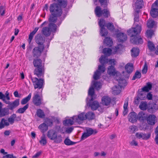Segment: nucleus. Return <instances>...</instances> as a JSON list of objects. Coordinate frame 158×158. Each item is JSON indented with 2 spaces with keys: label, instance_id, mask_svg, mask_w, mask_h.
Segmentation results:
<instances>
[{
  "label": "nucleus",
  "instance_id": "a19ab883",
  "mask_svg": "<svg viewBox=\"0 0 158 158\" xmlns=\"http://www.w3.org/2000/svg\"><path fill=\"white\" fill-rule=\"evenodd\" d=\"M52 140H54V142L56 143H60L62 140V137L61 135H57V133L56 135V137L54 139Z\"/></svg>",
  "mask_w": 158,
  "mask_h": 158
},
{
  "label": "nucleus",
  "instance_id": "0eeeda50",
  "mask_svg": "<svg viewBox=\"0 0 158 158\" xmlns=\"http://www.w3.org/2000/svg\"><path fill=\"white\" fill-rule=\"evenodd\" d=\"M125 69L126 71L123 72V75L126 78H128L130 74L132 72L133 70V65L132 63H128L125 66Z\"/></svg>",
  "mask_w": 158,
  "mask_h": 158
},
{
  "label": "nucleus",
  "instance_id": "69168bd1",
  "mask_svg": "<svg viewBox=\"0 0 158 158\" xmlns=\"http://www.w3.org/2000/svg\"><path fill=\"white\" fill-rule=\"evenodd\" d=\"M99 2L100 3L101 5H104V7H106L107 5V0H99Z\"/></svg>",
  "mask_w": 158,
  "mask_h": 158
},
{
  "label": "nucleus",
  "instance_id": "6e6d98bb",
  "mask_svg": "<svg viewBox=\"0 0 158 158\" xmlns=\"http://www.w3.org/2000/svg\"><path fill=\"white\" fill-rule=\"evenodd\" d=\"M106 26L107 28L110 31H113L114 29V26L112 23H109L106 24Z\"/></svg>",
  "mask_w": 158,
  "mask_h": 158
},
{
  "label": "nucleus",
  "instance_id": "f3484780",
  "mask_svg": "<svg viewBox=\"0 0 158 158\" xmlns=\"http://www.w3.org/2000/svg\"><path fill=\"white\" fill-rule=\"evenodd\" d=\"M57 132L53 130H49L47 132V136L51 140L54 139Z\"/></svg>",
  "mask_w": 158,
  "mask_h": 158
},
{
  "label": "nucleus",
  "instance_id": "13d9d810",
  "mask_svg": "<svg viewBox=\"0 0 158 158\" xmlns=\"http://www.w3.org/2000/svg\"><path fill=\"white\" fill-rule=\"evenodd\" d=\"M146 34L148 37H151L153 34V32L152 30H148L146 31Z\"/></svg>",
  "mask_w": 158,
  "mask_h": 158
},
{
  "label": "nucleus",
  "instance_id": "1a4fd4ad",
  "mask_svg": "<svg viewBox=\"0 0 158 158\" xmlns=\"http://www.w3.org/2000/svg\"><path fill=\"white\" fill-rule=\"evenodd\" d=\"M44 48V45L39 46L34 48L32 50L33 56L38 58L40 56Z\"/></svg>",
  "mask_w": 158,
  "mask_h": 158
},
{
  "label": "nucleus",
  "instance_id": "473e14b6",
  "mask_svg": "<svg viewBox=\"0 0 158 158\" xmlns=\"http://www.w3.org/2000/svg\"><path fill=\"white\" fill-rule=\"evenodd\" d=\"M86 119L92 120L95 118V115L92 112H89L86 114Z\"/></svg>",
  "mask_w": 158,
  "mask_h": 158
},
{
  "label": "nucleus",
  "instance_id": "c03bdc74",
  "mask_svg": "<svg viewBox=\"0 0 158 158\" xmlns=\"http://www.w3.org/2000/svg\"><path fill=\"white\" fill-rule=\"evenodd\" d=\"M139 107L142 110H146L147 108V103L144 102H141Z\"/></svg>",
  "mask_w": 158,
  "mask_h": 158
},
{
  "label": "nucleus",
  "instance_id": "338daca9",
  "mask_svg": "<svg viewBox=\"0 0 158 158\" xmlns=\"http://www.w3.org/2000/svg\"><path fill=\"white\" fill-rule=\"evenodd\" d=\"M5 9H4V7L2 6H0V14L1 15L3 16L5 14Z\"/></svg>",
  "mask_w": 158,
  "mask_h": 158
},
{
  "label": "nucleus",
  "instance_id": "2eb2a0df",
  "mask_svg": "<svg viewBox=\"0 0 158 158\" xmlns=\"http://www.w3.org/2000/svg\"><path fill=\"white\" fill-rule=\"evenodd\" d=\"M156 117L154 114L149 115L147 118L146 120L147 122L149 125H154L156 123Z\"/></svg>",
  "mask_w": 158,
  "mask_h": 158
},
{
  "label": "nucleus",
  "instance_id": "4c0bfd02",
  "mask_svg": "<svg viewBox=\"0 0 158 158\" xmlns=\"http://www.w3.org/2000/svg\"><path fill=\"white\" fill-rule=\"evenodd\" d=\"M31 94L30 93L26 97L23 98L21 101V103L22 105L26 104L31 99Z\"/></svg>",
  "mask_w": 158,
  "mask_h": 158
},
{
  "label": "nucleus",
  "instance_id": "7c9ffc66",
  "mask_svg": "<svg viewBox=\"0 0 158 158\" xmlns=\"http://www.w3.org/2000/svg\"><path fill=\"white\" fill-rule=\"evenodd\" d=\"M144 3L143 0L137 1L135 3V8L136 9L141 8L143 6Z\"/></svg>",
  "mask_w": 158,
  "mask_h": 158
},
{
  "label": "nucleus",
  "instance_id": "4be33fe9",
  "mask_svg": "<svg viewBox=\"0 0 158 158\" xmlns=\"http://www.w3.org/2000/svg\"><path fill=\"white\" fill-rule=\"evenodd\" d=\"M9 125L10 123L7 120L4 118H2L0 122V129H2L5 127H7Z\"/></svg>",
  "mask_w": 158,
  "mask_h": 158
},
{
  "label": "nucleus",
  "instance_id": "09e8293b",
  "mask_svg": "<svg viewBox=\"0 0 158 158\" xmlns=\"http://www.w3.org/2000/svg\"><path fill=\"white\" fill-rule=\"evenodd\" d=\"M59 4V6H61L63 8H65L67 5V2L65 0H57Z\"/></svg>",
  "mask_w": 158,
  "mask_h": 158
},
{
  "label": "nucleus",
  "instance_id": "c85d7f7f",
  "mask_svg": "<svg viewBox=\"0 0 158 158\" xmlns=\"http://www.w3.org/2000/svg\"><path fill=\"white\" fill-rule=\"evenodd\" d=\"M48 27L51 32L55 33L56 32L57 26L56 24L50 23Z\"/></svg>",
  "mask_w": 158,
  "mask_h": 158
},
{
  "label": "nucleus",
  "instance_id": "3c124183",
  "mask_svg": "<svg viewBox=\"0 0 158 158\" xmlns=\"http://www.w3.org/2000/svg\"><path fill=\"white\" fill-rule=\"evenodd\" d=\"M64 143L67 145H70L75 144L76 142L72 141L69 139L66 138L64 141Z\"/></svg>",
  "mask_w": 158,
  "mask_h": 158
},
{
  "label": "nucleus",
  "instance_id": "423d86ee",
  "mask_svg": "<svg viewBox=\"0 0 158 158\" xmlns=\"http://www.w3.org/2000/svg\"><path fill=\"white\" fill-rule=\"evenodd\" d=\"M31 80L33 83L35 89H40L43 87L44 80L41 78L38 79L36 77L33 78L31 77Z\"/></svg>",
  "mask_w": 158,
  "mask_h": 158
},
{
  "label": "nucleus",
  "instance_id": "c756f323",
  "mask_svg": "<svg viewBox=\"0 0 158 158\" xmlns=\"http://www.w3.org/2000/svg\"><path fill=\"white\" fill-rule=\"evenodd\" d=\"M60 16L56 15L51 14L48 19L50 23H55L57 20V17Z\"/></svg>",
  "mask_w": 158,
  "mask_h": 158
},
{
  "label": "nucleus",
  "instance_id": "6ab92c4d",
  "mask_svg": "<svg viewBox=\"0 0 158 158\" xmlns=\"http://www.w3.org/2000/svg\"><path fill=\"white\" fill-rule=\"evenodd\" d=\"M9 110L8 108H2L0 107V117H2L9 114Z\"/></svg>",
  "mask_w": 158,
  "mask_h": 158
},
{
  "label": "nucleus",
  "instance_id": "774afa93",
  "mask_svg": "<svg viewBox=\"0 0 158 158\" xmlns=\"http://www.w3.org/2000/svg\"><path fill=\"white\" fill-rule=\"evenodd\" d=\"M2 158H16L15 156H14L13 154H8L4 156Z\"/></svg>",
  "mask_w": 158,
  "mask_h": 158
},
{
  "label": "nucleus",
  "instance_id": "a18cd8bd",
  "mask_svg": "<svg viewBox=\"0 0 158 158\" xmlns=\"http://www.w3.org/2000/svg\"><path fill=\"white\" fill-rule=\"evenodd\" d=\"M148 46L149 50L152 52L154 51L155 49L154 44L150 41L148 42Z\"/></svg>",
  "mask_w": 158,
  "mask_h": 158
},
{
  "label": "nucleus",
  "instance_id": "680f3d73",
  "mask_svg": "<svg viewBox=\"0 0 158 158\" xmlns=\"http://www.w3.org/2000/svg\"><path fill=\"white\" fill-rule=\"evenodd\" d=\"M130 131L132 133H134L137 128V127L135 126H131L129 127Z\"/></svg>",
  "mask_w": 158,
  "mask_h": 158
},
{
  "label": "nucleus",
  "instance_id": "5701e85b",
  "mask_svg": "<svg viewBox=\"0 0 158 158\" xmlns=\"http://www.w3.org/2000/svg\"><path fill=\"white\" fill-rule=\"evenodd\" d=\"M137 120L140 122H143L146 119V117L144 112L143 111L140 112L137 115Z\"/></svg>",
  "mask_w": 158,
  "mask_h": 158
},
{
  "label": "nucleus",
  "instance_id": "412c9836",
  "mask_svg": "<svg viewBox=\"0 0 158 158\" xmlns=\"http://www.w3.org/2000/svg\"><path fill=\"white\" fill-rule=\"evenodd\" d=\"M107 73L110 76H114L116 73L114 66L111 65L108 68Z\"/></svg>",
  "mask_w": 158,
  "mask_h": 158
},
{
  "label": "nucleus",
  "instance_id": "f704fd0d",
  "mask_svg": "<svg viewBox=\"0 0 158 158\" xmlns=\"http://www.w3.org/2000/svg\"><path fill=\"white\" fill-rule=\"evenodd\" d=\"M117 80L118 82V85L120 87H122L123 86H125L126 85V80L123 78H117Z\"/></svg>",
  "mask_w": 158,
  "mask_h": 158
},
{
  "label": "nucleus",
  "instance_id": "603ef678",
  "mask_svg": "<svg viewBox=\"0 0 158 158\" xmlns=\"http://www.w3.org/2000/svg\"><path fill=\"white\" fill-rule=\"evenodd\" d=\"M37 114L38 116L40 118H44L45 116L44 112L40 109H39L37 111Z\"/></svg>",
  "mask_w": 158,
  "mask_h": 158
},
{
  "label": "nucleus",
  "instance_id": "864d4df0",
  "mask_svg": "<svg viewBox=\"0 0 158 158\" xmlns=\"http://www.w3.org/2000/svg\"><path fill=\"white\" fill-rule=\"evenodd\" d=\"M75 122L73 120H71L70 119H67L64 120L63 122V124L65 125H73V124L74 122Z\"/></svg>",
  "mask_w": 158,
  "mask_h": 158
},
{
  "label": "nucleus",
  "instance_id": "49530a36",
  "mask_svg": "<svg viewBox=\"0 0 158 158\" xmlns=\"http://www.w3.org/2000/svg\"><path fill=\"white\" fill-rule=\"evenodd\" d=\"M141 75L140 72L138 71H136L133 76L132 80H134L136 78L139 79L141 77Z\"/></svg>",
  "mask_w": 158,
  "mask_h": 158
},
{
  "label": "nucleus",
  "instance_id": "f03ea898",
  "mask_svg": "<svg viewBox=\"0 0 158 158\" xmlns=\"http://www.w3.org/2000/svg\"><path fill=\"white\" fill-rule=\"evenodd\" d=\"M99 61L102 65H99L98 70H96L94 72L93 78L95 80L98 79L101 75V73L104 72L105 70V65L108 62V59L106 56L103 55L101 56L99 59Z\"/></svg>",
  "mask_w": 158,
  "mask_h": 158
},
{
  "label": "nucleus",
  "instance_id": "393cba45",
  "mask_svg": "<svg viewBox=\"0 0 158 158\" xmlns=\"http://www.w3.org/2000/svg\"><path fill=\"white\" fill-rule=\"evenodd\" d=\"M42 32V34L46 37L50 36L51 33L48 27H47L43 28Z\"/></svg>",
  "mask_w": 158,
  "mask_h": 158
},
{
  "label": "nucleus",
  "instance_id": "e433bc0d",
  "mask_svg": "<svg viewBox=\"0 0 158 158\" xmlns=\"http://www.w3.org/2000/svg\"><path fill=\"white\" fill-rule=\"evenodd\" d=\"M16 118V115L15 114H13L11 115L8 119V122L11 124H12L15 122V119Z\"/></svg>",
  "mask_w": 158,
  "mask_h": 158
},
{
  "label": "nucleus",
  "instance_id": "2f4dec72",
  "mask_svg": "<svg viewBox=\"0 0 158 158\" xmlns=\"http://www.w3.org/2000/svg\"><path fill=\"white\" fill-rule=\"evenodd\" d=\"M38 128L43 133H44L48 129V126L44 123H43L40 125L38 127Z\"/></svg>",
  "mask_w": 158,
  "mask_h": 158
},
{
  "label": "nucleus",
  "instance_id": "f257e3e1",
  "mask_svg": "<svg viewBox=\"0 0 158 158\" xmlns=\"http://www.w3.org/2000/svg\"><path fill=\"white\" fill-rule=\"evenodd\" d=\"M141 30V26L137 25L135 27H132L127 31L128 35L132 37H133L131 40L132 43L136 44L143 43V40L139 35Z\"/></svg>",
  "mask_w": 158,
  "mask_h": 158
},
{
  "label": "nucleus",
  "instance_id": "58836bf2",
  "mask_svg": "<svg viewBox=\"0 0 158 158\" xmlns=\"http://www.w3.org/2000/svg\"><path fill=\"white\" fill-rule=\"evenodd\" d=\"M29 105L28 104H26L23 107L20 108L19 109L16 111V113H18L20 114L23 113L28 108Z\"/></svg>",
  "mask_w": 158,
  "mask_h": 158
},
{
  "label": "nucleus",
  "instance_id": "4468645a",
  "mask_svg": "<svg viewBox=\"0 0 158 158\" xmlns=\"http://www.w3.org/2000/svg\"><path fill=\"white\" fill-rule=\"evenodd\" d=\"M45 38L40 34L37 35L35 37L36 42L40 46L44 45L43 44L44 42Z\"/></svg>",
  "mask_w": 158,
  "mask_h": 158
},
{
  "label": "nucleus",
  "instance_id": "f8f14e48",
  "mask_svg": "<svg viewBox=\"0 0 158 158\" xmlns=\"http://www.w3.org/2000/svg\"><path fill=\"white\" fill-rule=\"evenodd\" d=\"M116 37L118 42L123 43L126 41L127 39L126 34L120 32L116 34Z\"/></svg>",
  "mask_w": 158,
  "mask_h": 158
},
{
  "label": "nucleus",
  "instance_id": "4d7b16f0",
  "mask_svg": "<svg viewBox=\"0 0 158 158\" xmlns=\"http://www.w3.org/2000/svg\"><path fill=\"white\" fill-rule=\"evenodd\" d=\"M148 70V65L147 64L146 62H145L144 63V67L143 69L142 70V73L143 74H146Z\"/></svg>",
  "mask_w": 158,
  "mask_h": 158
},
{
  "label": "nucleus",
  "instance_id": "de8ad7c7",
  "mask_svg": "<svg viewBox=\"0 0 158 158\" xmlns=\"http://www.w3.org/2000/svg\"><path fill=\"white\" fill-rule=\"evenodd\" d=\"M139 11H135L134 14V23L136 22H138L139 21Z\"/></svg>",
  "mask_w": 158,
  "mask_h": 158
},
{
  "label": "nucleus",
  "instance_id": "a211bd4d",
  "mask_svg": "<svg viewBox=\"0 0 158 158\" xmlns=\"http://www.w3.org/2000/svg\"><path fill=\"white\" fill-rule=\"evenodd\" d=\"M111 102V98L107 96H104L102 99V102L103 105L107 106L110 105Z\"/></svg>",
  "mask_w": 158,
  "mask_h": 158
},
{
  "label": "nucleus",
  "instance_id": "9b49d317",
  "mask_svg": "<svg viewBox=\"0 0 158 158\" xmlns=\"http://www.w3.org/2000/svg\"><path fill=\"white\" fill-rule=\"evenodd\" d=\"M72 118L75 121L79 123L80 121H82L86 119V114L82 112L79 114L77 116H73Z\"/></svg>",
  "mask_w": 158,
  "mask_h": 158
},
{
  "label": "nucleus",
  "instance_id": "cd10ccee",
  "mask_svg": "<svg viewBox=\"0 0 158 158\" xmlns=\"http://www.w3.org/2000/svg\"><path fill=\"white\" fill-rule=\"evenodd\" d=\"M89 106L93 110H97L99 106V103L96 101H94L91 104H89Z\"/></svg>",
  "mask_w": 158,
  "mask_h": 158
},
{
  "label": "nucleus",
  "instance_id": "37998d69",
  "mask_svg": "<svg viewBox=\"0 0 158 158\" xmlns=\"http://www.w3.org/2000/svg\"><path fill=\"white\" fill-rule=\"evenodd\" d=\"M39 142L43 146H44L46 144L47 141L44 135H43V136L41 137V140H40Z\"/></svg>",
  "mask_w": 158,
  "mask_h": 158
},
{
  "label": "nucleus",
  "instance_id": "b1692460",
  "mask_svg": "<svg viewBox=\"0 0 158 158\" xmlns=\"http://www.w3.org/2000/svg\"><path fill=\"white\" fill-rule=\"evenodd\" d=\"M88 95L91 96V99L90 101H93L95 98L94 97L95 95L94 94V88L92 86L89 89L88 91Z\"/></svg>",
  "mask_w": 158,
  "mask_h": 158
},
{
  "label": "nucleus",
  "instance_id": "9d476101",
  "mask_svg": "<svg viewBox=\"0 0 158 158\" xmlns=\"http://www.w3.org/2000/svg\"><path fill=\"white\" fill-rule=\"evenodd\" d=\"M98 24L101 27L100 33L102 36H105L108 34L107 30L104 28V26L106 24L105 21L103 19H100L98 22Z\"/></svg>",
  "mask_w": 158,
  "mask_h": 158
},
{
  "label": "nucleus",
  "instance_id": "bf43d9fd",
  "mask_svg": "<svg viewBox=\"0 0 158 158\" xmlns=\"http://www.w3.org/2000/svg\"><path fill=\"white\" fill-rule=\"evenodd\" d=\"M36 33V32L35 31H33L32 32H31L28 38V41L29 43H30L31 42V40L33 38V36Z\"/></svg>",
  "mask_w": 158,
  "mask_h": 158
},
{
  "label": "nucleus",
  "instance_id": "ddd939ff",
  "mask_svg": "<svg viewBox=\"0 0 158 158\" xmlns=\"http://www.w3.org/2000/svg\"><path fill=\"white\" fill-rule=\"evenodd\" d=\"M136 137L139 139H142L143 140H147L151 137V133H148L147 134L141 132H138L136 134Z\"/></svg>",
  "mask_w": 158,
  "mask_h": 158
},
{
  "label": "nucleus",
  "instance_id": "052dcab7",
  "mask_svg": "<svg viewBox=\"0 0 158 158\" xmlns=\"http://www.w3.org/2000/svg\"><path fill=\"white\" fill-rule=\"evenodd\" d=\"M93 86L95 88L98 89V88H100L101 87V85L100 82H95L94 81Z\"/></svg>",
  "mask_w": 158,
  "mask_h": 158
},
{
  "label": "nucleus",
  "instance_id": "20e7f679",
  "mask_svg": "<svg viewBox=\"0 0 158 158\" xmlns=\"http://www.w3.org/2000/svg\"><path fill=\"white\" fill-rule=\"evenodd\" d=\"M49 10L51 14L57 16H61L62 13V10L59 4L54 3L51 4Z\"/></svg>",
  "mask_w": 158,
  "mask_h": 158
},
{
  "label": "nucleus",
  "instance_id": "72a5a7b5",
  "mask_svg": "<svg viewBox=\"0 0 158 158\" xmlns=\"http://www.w3.org/2000/svg\"><path fill=\"white\" fill-rule=\"evenodd\" d=\"M104 43L106 46H110L112 45L113 41L110 38L106 37L104 40Z\"/></svg>",
  "mask_w": 158,
  "mask_h": 158
},
{
  "label": "nucleus",
  "instance_id": "a878e982",
  "mask_svg": "<svg viewBox=\"0 0 158 158\" xmlns=\"http://www.w3.org/2000/svg\"><path fill=\"white\" fill-rule=\"evenodd\" d=\"M121 87L118 85H115L112 88L113 93L114 95L119 94L121 92Z\"/></svg>",
  "mask_w": 158,
  "mask_h": 158
},
{
  "label": "nucleus",
  "instance_id": "6e6552de",
  "mask_svg": "<svg viewBox=\"0 0 158 158\" xmlns=\"http://www.w3.org/2000/svg\"><path fill=\"white\" fill-rule=\"evenodd\" d=\"M43 99L40 95L39 92L36 91L34 94L32 98V102L36 106H39L41 104Z\"/></svg>",
  "mask_w": 158,
  "mask_h": 158
},
{
  "label": "nucleus",
  "instance_id": "c9c22d12",
  "mask_svg": "<svg viewBox=\"0 0 158 158\" xmlns=\"http://www.w3.org/2000/svg\"><path fill=\"white\" fill-rule=\"evenodd\" d=\"M131 56L133 57H136L137 56L139 53V49L137 48H133L131 50Z\"/></svg>",
  "mask_w": 158,
  "mask_h": 158
},
{
  "label": "nucleus",
  "instance_id": "8fccbe9b",
  "mask_svg": "<svg viewBox=\"0 0 158 158\" xmlns=\"http://www.w3.org/2000/svg\"><path fill=\"white\" fill-rule=\"evenodd\" d=\"M86 132L90 136L93 134H96L97 131L96 130H93L91 128H89L86 129Z\"/></svg>",
  "mask_w": 158,
  "mask_h": 158
},
{
  "label": "nucleus",
  "instance_id": "7ed1b4c3",
  "mask_svg": "<svg viewBox=\"0 0 158 158\" xmlns=\"http://www.w3.org/2000/svg\"><path fill=\"white\" fill-rule=\"evenodd\" d=\"M34 66L36 68L34 70V74L38 77L43 76L44 73V66L42 65V61L39 59H34L33 61Z\"/></svg>",
  "mask_w": 158,
  "mask_h": 158
},
{
  "label": "nucleus",
  "instance_id": "dca6fc26",
  "mask_svg": "<svg viewBox=\"0 0 158 158\" xmlns=\"http://www.w3.org/2000/svg\"><path fill=\"white\" fill-rule=\"evenodd\" d=\"M129 121L132 123L136 122L137 120V114L134 112H131L128 115Z\"/></svg>",
  "mask_w": 158,
  "mask_h": 158
},
{
  "label": "nucleus",
  "instance_id": "39448f33",
  "mask_svg": "<svg viewBox=\"0 0 158 158\" xmlns=\"http://www.w3.org/2000/svg\"><path fill=\"white\" fill-rule=\"evenodd\" d=\"M95 13L98 17H100L103 15L106 18H108L110 16L109 11L107 9L102 10L101 8L99 6H97L95 9Z\"/></svg>",
  "mask_w": 158,
  "mask_h": 158
},
{
  "label": "nucleus",
  "instance_id": "0e129e2a",
  "mask_svg": "<svg viewBox=\"0 0 158 158\" xmlns=\"http://www.w3.org/2000/svg\"><path fill=\"white\" fill-rule=\"evenodd\" d=\"M89 136H90L88 134L87 132H85L82 135L81 137V140H83Z\"/></svg>",
  "mask_w": 158,
  "mask_h": 158
},
{
  "label": "nucleus",
  "instance_id": "aec40b11",
  "mask_svg": "<svg viewBox=\"0 0 158 158\" xmlns=\"http://www.w3.org/2000/svg\"><path fill=\"white\" fill-rule=\"evenodd\" d=\"M19 105V99H17L14 101L12 103L11 102L10 105L8 106V109L12 110L15 108H16Z\"/></svg>",
  "mask_w": 158,
  "mask_h": 158
},
{
  "label": "nucleus",
  "instance_id": "e2e57ef3",
  "mask_svg": "<svg viewBox=\"0 0 158 158\" xmlns=\"http://www.w3.org/2000/svg\"><path fill=\"white\" fill-rule=\"evenodd\" d=\"M138 98L141 100H144L146 98V95L142 93L139 94Z\"/></svg>",
  "mask_w": 158,
  "mask_h": 158
},
{
  "label": "nucleus",
  "instance_id": "ea45409f",
  "mask_svg": "<svg viewBox=\"0 0 158 158\" xmlns=\"http://www.w3.org/2000/svg\"><path fill=\"white\" fill-rule=\"evenodd\" d=\"M150 14L153 18H156L158 15V9L156 8H153L152 9Z\"/></svg>",
  "mask_w": 158,
  "mask_h": 158
},
{
  "label": "nucleus",
  "instance_id": "5fc2aeb1",
  "mask_svg": "<svg viewBox=\"0 0 158 158\" xmlns=\"http://www.w3.org/2000/svg\"><path fill=\"white\" fill-rule=\"evenodd\" d=\"M155 24V21L153 20H149L148 21L147 23V27L148 28H152Z\"/></svg>",
  "mask_w": 158,
  "mask_h": 158
},
{
  "label": "nucleus",
  "instance_id": "79ce46f5",
  "mask_svg": "<svg viewBox=\"0 0 158 158\" xmlns=\"http://www.w3.org/2000/svg\"><path fill=\"white\" fill-rule=\"evenodd\" d=\"M111 49L109 48H105L103 50V53L107 56H110L111 54Z\"/></svg>",
  "mask_w": 158,
  "mask_h": 158
},
{
  "label": "nucleus",
  "instance_id": "bb28decb",
  "mask_svg": "<svg viewBox=\"0 0 158 158\" xmlns=\"http://www.w3.org/2000/svg\"><path fill=\"white\" fill-rule=\"evenodd\" d=\"M152 84L151 82H148L146 83V86L142 89L143 91L148 92L152 89Z\"/></svg>",
  "mask_w": 158,
  "mask_h": 158
}]
</instances>
